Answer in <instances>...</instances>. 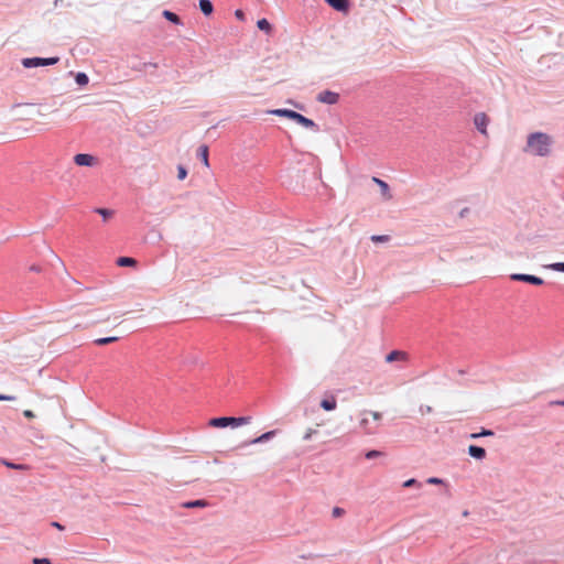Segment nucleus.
<instances>
[{
  "mask_svg": "<svg viewBox=\"0 0 564 564\" xmlns=\"http://www.w3.org/2000/svg\"><path fill=\"white\" fill-rule=\"evenodd\" d=\"M551 138L541 132H535L529 135L525 151L534 154L544 156L550 153Z\"/></svg>",
  "mask_w": 564,
  "mask_h": 564,
  "instance_id": "nucleus-1",
  "label": "nucleus"
},
{
  "mask_svg": "<svg viewBox=\"0 0 564 564\" xmlns=\"http://www.w3.org/2000/svg\"><path fill=\"white\" fill-rule=\"evenodd\" d=\"M359 416L358 427L360 431L367 435L376 434L379 429L380 421L382 420V413L364 410L360 412Z\"/></svg>",
  "mask_w": 564,
  "mask_h": 564,
  "instance_id": "nucleus-2",
  "label": "nucleus"
},
{
  "mask_svg": "<svg viewBox=\"0 0 564 564\" xmlns=\"http://www.w3.org/2000/svg\"><path fill=\"white\" fill-rule=\"evenodd\" d=\"M269 113L279 116V117H285L288 119L294 120L296 123H299L307 129L317 130V126L313 120L304 117L303 115H301L296 111H293L290 109H273V110H270Z\"/></svg>",
  "mask_w": 564,
  "mask_h": 564,
  "instance_id": "nucleus-3",
  "label": "nucleus"
},
{
  "mask_svg": "<svg viewBox=\"0 0 564 564\" xmlns=\"http://www.w3.org/2000/svg\"><path fill=\"white\" fill-rule=\"evenodd\" d=\"M251 422L250 416H240V417H215L209 421V425L213 427H226V426H241L249 424Z\"/></svg>",
  "mask_w": 564,
  "mask_h": 564,
  "instance_id": "nucleus-4",
  "label": "nucleus"
},
{
  "mask_svg": "<svg viewBox=\"0 0 564 564\" xmlns=\"http://www.w3.org/2000/svg\"><path fill=\"white\" fill-rule=\"evenodd\" d=\"M59 61L58 57H28L22 59V65L25 68L40 67V66H48L54 65Z\"/></svg>",
  "mask_w": 564,
  "mask_h": 564,
  "instance_id": "nucleus-5",
  "label": "nucleus"
},
{
  "mask_svg": "<svg viewBox=\"0 0 564 564\" xmlns=\"http://www.w3.org/2000/svg\"><path fill=\"white\" fill-rule=\"evenodd\" d=\"M74 163L78 166H95L98 164V159L88 153H78L74 156Z\"/></svg>",
  "mask_w": 564,
  "mask_h": 564,
  "instance_id": "nucleus-6",
  "label": "nucleus"
},
{
  "mask_svg": "<svg viewBox=\"0 0 564 564\" xmlns=\"http://www.w3.org/2000/svg\"><path fill=\"white\" fill-rule=\"evenodd\" d=\"M488 122H489V118L487 117V115L485 112H478L474 117V123H475L477 130L485 135L487 134Z\"/></svg>",
  "mask_w": 564,
  "mask_h": 564,
  "instance_id": "nucleus-7",
  "label": "nucleus"
},
{
  "mask_svg": "<svg viewBox=\"0 0 564 564\" xmlns=\"http://www.w3.org/2000/svg\"><path fill=\"white\" fill-rule=\"evenodd\" d=\"M510 278L513 281H522V282L534 284V285L543 284V280L541 278L531 275V274L514 273V274H511Z\"/></svg>",
  "mask_w": 564,
  "mask_h": 564,
  "instance_id": "nucleus-8",
  "label": "nucleus"
},
{
  "mask_svg": "<svg viewBox=\"0 0 564 564\" xmlns=\"http://www.w3.org/2000/svg\"><path fill=\"white\" fill-rule=\"evenodd\" d=\"M339 95L330 90H324L318 94L317 100L323 104L334 105L338 101Z\"/></svg>",
  "mask_w": 564,
  "mask_h": 564,
  "instance_id": "nucleus-9",
  "label": "nucleus"
},
{
  "mask_svg": "<svg viewBox=\"0 0 564 564\" xmlns=\"http://www.w3.org/2000/svg\"><path fill=\"white\" fill-rule=\"evenodd\" d=\"M468 453L471 457L476 459H484L486 456V451L482 447L470 445L468 447Z\"/></svg>",
  "mask_w": 564,
  "mask_h": 564,
  "instance_id": "nucleus-10",
  "label": "nucleus"
},
{
  "mask_svg": "<svg viewBox=\"0 0 564 564\" xmlns=\"http://www.w3.org/2000/svg\"><path fill=\"white\" fill-rule=\"evenodd\" d=\"M321 406L325 410V411H333L336 409L337 406V402H336V399L334 395H330L329 398L327 399H323L321 401Z\"/></svg>",
  "mask_w": 564,
  "mask_h": 564,
  "instance_id": "nucleus-11",
  "label": "nucleus"
},
{
  "mask_svg": "<svg viewBox=\"0 0 564 564\" xmlns=\"http://www.w3.org/2000/svg\"><path fill=\"white\" fill-rule=\"evenodd\" d=\"M330 7L338 11H346L348 9L347 0H325Z\"/></svg>",
  "mask_w": 564,
  "mask_h": 564,
  "instance_id": "nucleus-12",
  "label": "nucleus"
},
{
  "mask_svg": "<svg viewBox=\"0 0 564 564\" xmlns=\"http://www.w3.org/2000/svg\"><path fill=\"white\" fill-rule=\"evenodd\" d=\"M117 265L119 267H137V260L134 258H130V257H120L117 259L116 261Z\"/></svg>",
  "mask_w": 564,
  "mask_h": 564,
  "instance_id": "nucleus-13",
  "label": "nucleus"
},
{
  "mask_svg": "<svg viewBox=\"0 0 564 564\" xmlns=\"http://www.w3.org/2000/svg\"><path fill=\"white\" fill-rule=\"evenodd\" d=\"M198 156L200 158L203 164L208 167L209 161H208V147L206 144H203L198 148Z\"/></svg>",
  "mask_w": 564,
  "mask_h": 564,
  "instance_id": "nucleus-14",
  "label": "nucleus"
},
{
  "mask_svg": "<svg viewBox=\"0 0 564 564\" xmlns=\"http://www.w3.org/2000/svg\"><path fill=\"white\" fill-rule=\"evenodd\" d=\"M373 182L377 183L380 186L383 196L387 199H390L391 198V194H390V191H389V185L384 181H382L380 178H377V177H373Z\"/></svg>",
  "mask_w": 564,
  "mask_h": 564,
  "instance_id": "nucleus-15",
  "label": "nucleus"
},
{
  "mask_svg": "<svg viewBox=\"0 0 564 564\" xmlns=\"http://www.w3.org/2000/svg\"><path fill=\"white\" fill-rule=\"evenodd\" d=\"M199 9L205 15H209L213 13V4L209 0H199Z\"/></svg>",
  "mask_w": 564,
  "mask_h": 564,
  "instance_id": "nucleus-16",
  "label": "nucleus"
},
{
  "mask_svg": "<svg viewBox=\"0 0 564 564\" xmlns=\"http://www.w3.org/2000/svg\"><path fill=\"white\" fill-rule=\"evenodd\" d=\"M119 339V337L117 336H109V337H100V338H96L94 339V344L96 346H104V345H107V344H110V343H115Z\"/></svg>",
  "mask_w": 564,
  "mask_h": 564,
  "instance_id": "nucleus-17",
  "label": "nucleus"
},
{
  "mask_svg": "<svg viewBox=\"0 0 564 564\" xmlns=\"http://www.w3.org/2000/svg\"><path fill=\"white\" fill-rule=\"evenodd\" d=\"M95 212L102 217L104 221H108L115 215L113 210L107 208H96Z\"/></svg>",
  "mask_w": 564,
  "mask_h": 564,
  "instance_id": "nucleus-18",
  "label": "nucleus"
},
{
  "mask_svg": "<svg viewBox=\"0 0 564 564\" xmlns=\"http://www.w3.org/2000/svg\"><path fill=\"white\" fill-rule=\"evenodd\" d=\"M2 463H3V465H6L9 468H13V469H18V470H29L30 469V467L28 465H23V464H13L8 460H2Z\"/></svg>",
  "mask_w": 564,
  "mask_h": 564,
  "instance_id": "nucleus-19",
  "label": "nucleus"
},
{
  "mask_svg": "<svg viewBox=\"0 0 564 564\" xmlns=\"http://www.w3.org/2000/svg\"><path fill=\"white\" fill-rule=\"evenodd\" d=\"M163 15H164V18H165L166 20H169V21H171V22H173V23H175V24H180V23H181V20H180V18H178V15H177V14H175V13H173V12H171V11L165 10V11L163 12Z\"/></svg>",
  "mask_w": 564,
  "mask_h": 564,
  "instance_id": "nucleus-20",
  "label": "nucleus"
},
{
  "mask_svg": "<svg viewBox=\"0 0 564 564\" xmlns=\"http://www.w3.org/2000/svg\"><path fill=\"white\" fill-rule=\"evenodd\" d=\"M185 508H203L207 506L205 500H194L183 505Z\"/></svg>",
  "mask_w": 564,
  "mask_h": 564,
  "instance_id": "nucleus-21",
  "label": "nucleus"
},
{
  "mask_svg": "<svg viewBox=\"0 0 564 564\" xmlns=\"http://www.w3.org/2000/svg\"><path fill=\"white\" fill-rule=\"evenodd\" d=\"M258 28L261 30V31H264L267 33H270L271 32V24L269 23V21L267 19H261L258 21L257 23Z\"/></svg>",
  "mask_w": 564,
  "mask_h": 564,
  "instance_id": "nucleus-22",
  "label": "nucleus"
},
{
  "mask_svg": "<svg viewBox=\"0 0 564 564\" xmlns=\"http://www.w3.org/2000/svg\"><path fill=\"white\" fill-rule=\"evenodd\" d=\"M274 433H275L274 431L267 432V433L260 435L259 437L254 438L251 443L257 444V443H262L264 441H268L269 438H271L274 435Z\"/></svg>",
  "mask_w": 564,
  "mask_h": 564,
  "instance_id": "nucleus-23",
  "label": "nucleus"
},
{
  "mask_svg": "<svg viewBox=\"0 0 564 564\" xmlns=\"http://www.w3.org/2000/svg\"><path fill=\"white\" fill-rule=\"evenodd\" d=\"M76 79V83L80 86H84V85H87L88 84V76L85 74V73H78L75 77Z\"/></svg>",
  "mask_w": 564,
  "mask_h": 564,
  "instance_id": "nucleus-24",
  "label": "nucleus"
},
{
  "mask_svg": "<svg viewBox=\"0 0 564 564\" xmlns=\"http://www.w3.org/2000/svg\"><path fill=\"white\" fill-rule=\"evenodd\" d=\"M406 355H387L386 361L387 362H393V361H404Z\"/></svg>",
  "mask_w": 564,
  "mask_h": 564,
  "instance_id": "nucleus-25",
  "label": "nucleus"
},
{
  "mask_svg": "<svg viewBox=\"0 0 564 564\" xmlns=\"http://www.w3.org/2000/svg\"><path fill=\"white\" fill-rule=\"evenodd\" d=\"M187 175V171L184 166L178 165L177 167V178L183 181Z\"/></svg>",
  "mask_w": 564,
  "mask_h": 564,
  "instance_id": "nucleus-26",
  "label": "nucleus"
},
{
  "mask_svg": "<svg viewBox=\"0 0 564 564\" xmlns=\"http://www.w3.org/2000/svg\"><path fill=\"white\" fill-rule=\"evenodd\" d=\"M491 435H494L492 431H490V430H482L480 433L471 434V437L473 438H477V437H480V436H491Z\"/></svg>",
  "mask_w": 564,
  "mask_h": 564,
  "instance_id": "nucleus-27",
  "label": "nucleus"
},
{
  "mask_svg": "<svg viewBox=\"0 0 564 564\" xmlns=\"http://www.w3.org/2000/svg\"><path fill=\"white\" fill-rule=\"evenodd\" d=\"M549 268L554 271L564 272V262L553 263V264L549 265Z\"/></svg>",
  "mask_w": 564,
  "mask_h": 564,
  "instance_id": "nucleus-28",
  "label": "nucleus"
},
{
  "mask_svg": "<svg viewBox=\"0 0 564 564\" xmlns=\"http://www.w3.org/2000/svg\"><path fill=\"white\" fill-rule=\"evenodd\" d=\"M381 455H382V453H381V452H379V451H375V449H373V451H369V452L366 454V458H367V459H372V458H375V457H379V456H381Z\"/></svg>",
  "mask_w": 564,
  "mask_h": 564,
  "instance_id": "nucleus-29",
  "label": "nucleus"
},
{
  "mask_svg": "<svg viewBox=\"0 0 564 564\" xmlns=\"http://www.w3.org/2000/svg\"><path fill=\"white\" fill-rule=\"evenodd\" d=\"M344 513H345L344 509H341L339 507H335L333 509V517H335V518L341 517Z\"/></svg>",
  "mask_w": 564,
  "mask_h": 564,
  "instance_id": "nucleus-30",
  "label": "nucleus"
},
{
  "mask_svg": "<svg viewBox=\"0 0 564 564\" xmlns=\"http://www.w3.org/2000/svg\"><path fill=\"white\" fill-rule=\"evenodd\" d=\"M33 564H51V561L48 558H33Z\"/></svg>",
  "mask_w": 564,
  "mask_h": 564,
  "instance_id": "nucleus-31",
  "label": "nucleus"
},
{
  "mask_svg": "<svg viewBox=\"0 0 564 564\" xmlns=\"http://www.w3.org/2000/svg\"><path fill=\"white\" fill-rule=\"evenodd\" d=\"M371 240L376 242H383L388 240V236H372Z\"/></svg>",
  "mask_w": 564,
  "mask_h": 564,
  "instance_id": "nucleus-32",
  "label": "nucleus"
},
{
  "mask_svg": "<svg viewBox=\"0 0 564 564\" xmlns=\"http://www.w3.org/2000/svg\"><path fill=\"white\" fill-rule=\"evenodd\" d=\"M15 398L12 397V395H4V394H0V401H12L14 400Z\"/></svg>",
  "mask_w": 564,
  "mask_h": 564,
  "instance_id": "nucleus-33",
  "label": "nucleus"
},
{
  "mask_svg": "<svg viewBox=\"0 0 564 564\" xmlns=\"http://www.w3.org/2000/svg\"><path fill=\"white\" fill-rule=\"evenodd\" d=\"M414 485H416V480H415V479H413V478H412V479L406 480V481L403 484V486H404V487H412V486H414Z\"/></svg>",
  "mask_w": 564,
  "mask_h": 564,
  "instance_id": "nucleus-34",
  "label": "nucleus"
},
{
  "mask_svg": "<svg viewBox=\"0 0 564 564\" xmlns=\"http://www.w3.org/2000/svg\"><path fill=\"white\" fill-rule=\"evenodd\" d=\"M24 416L28 417V419H33L35 415L34 413L31 411V410H25L23 412Z\"/></svg>",
  "mask_w": 564,
  "mask_h": 564,
  "instance_id": "nucleus-35",
  "label": "nucleus"
},
{
  "mask_svg": "<svg viewBox=\"0 0 564 564\" xmlns=\"http://www.w3.org/2000/svg\"><path fill=\"white\" fill-rule=\"evenodd\" d=\"M427 482H429V484H435V485H436V484H441V482H442V480H441L440 478L432 477V478H429V479H427Z\"/></svg>",
  "mask_w": 564,
  "mask_h": 564,
  "instance_id": "nucleus-36",
  "label": "nucleus"
},
{
  "mask_svg": "<svg viewBox=\"0 0 564 564\" xmlns=\"http://www.w3.org/2000/svg\"><path fill=\"white\" fill-rule=\"evenodd\" d=\"M314 434V431L313 430H308L305 435H304V440H310L312 437V435Z\"/></svg>",
  "mask_w": 564,
  "mask_h": 564,
  "instance_id": "nucleus-37",
  "label": "nucleus"
},
{
  "mask_svg": "<svg viewBox=\"0 0 564 564\" xmlns=\"http://www.w3.org/2000/svg\"><path fill=\"white\" fill-rule=\"evenodd\" d=\"M235 14H236V17H237L238 19H240V20H242V19H243V17H245V14H243V12H242L241 10H237Z\"/></svg>",
  "mask_w": 564,
  "mask_h": 564,
  "instance_id": "nucleus-38",
  "label": "nucleus"
},
{
  "mask_svg": "<svg viewBox=\"0 0 564 564\" xmlns=\"http://www.w3.org/2000/svg\"><path fill=\"white\" fill-rule=\"evenodd\" d=\"M468 212H469V209L466 207V208L460 210L459 216L460 217H465L468 214Z\"/></svg>",
  "mask_w": 564,
  "mask_h": 564,
  "instance_id": "nucleus-39",
  "label": "nucleus"
},
{
  "mask_svg": "<svg viewBox=\"0 0 564 564\" xmlns=\"http://www.w3.org/2000/svg\"><path fill=\"white\" fill-rule=\"evenodd\" d=\"M52 525L57 528L58 530H63L64 529V527L62 524H59L58 522H53Z\"/></svg>",
  "mask_w": 564,
  "mask_h": 564,
  "instance_id": "nucleus-40",
  "label": "nucleus"
},
{
  "mask_svg": "<svg viewBox=\"0 0 564 564\" xmlns=\"http://www.w3.org/2000/svg\"><path fill=\"white\" fill-rule=\"evenodd\" d=\"M556 404H560V405H563V406H564V400H563V401H558V402H556Z\"/></svg>",
  "mask_w": 564,
  "mask_h": 564,
  "instance_id": "nucleus-41",
  "label": "nucleus"
}]
</instances>
